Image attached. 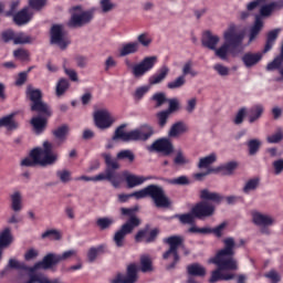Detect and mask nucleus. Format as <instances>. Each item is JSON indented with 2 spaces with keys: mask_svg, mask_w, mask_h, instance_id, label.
Returning <instances> with one entry per match:
<instances>
[{
  "mask_svg": "<svg viewBox=\"0 0 283 283\" xmlns=\"http://www.w3.org/2000/svg\"><path fill=\"white\" fill-rule=\"evenodd\" d=\"M224 248L217 252V255L208 260L209 264L218 266L217 270L211 271L209 283L229 282L234 279V274L229 271L238 270V261L235 255V241L233 238L223 240Z\"/></svg>",
  "mask_w": 283,
  "mask_h": 283,
  "instance_id": "obj_1",
  "label": "nucleus"
},
{
  "mask_svg": "<svg viewBox=\"0 0 283 283\" xmlns=\"http://www.w3.org/2000/svg\"><path fill=\"white\" fill-rule=\"evenodd\" d=\"M263 28V20L260 15L255 17L254 24L250 28L249 41L245 45H242L244 40V33L238 32V27L234 23H230L227 30L223 32L224 43L232 46V49L241 48L244 50L247 46L251 45L255 41L260 31Z\"/></svg>",
  "mask_w": 283,
  "mask_h": 283,
  "instance_id": "obj_2",
  "label": "nucleus"
},
{
  "mask_svg": "<svg viewBox=\"0 0 283 283\" xmlns=\"http://www.w3.org/2000/svg\"><path fill=\"white\" fill-rule=\"evenodd\" d=\"M77 255V250H67L62 254L49 253L44 256L41 262L35 263L32 268H29L23 262L15 259L9 260V265L15 269H22L30 272H35L38 270H50L53 265H56L61 261L72 259Z\"/></svg>",
  "mask_w": 283,
  "mask_h": 283,
  "instance_id": "obj_3",
  "label": "nucleus"
},
{
  "mask_svg": "<svg viewBox=\"0 0 283 283\" xmlns=\"http://www.w3.org/2000/svg\"><path fill=\"white\" fill-rule=\"evenodd\" d=\"M104 156V161L106 163V170L104 172H99L98 175L94 177H87V176H82L76 178V180H85V181H103V180H108L114 188H119L123 181L122 175L116 171L120 168V165L117 160L112 159V156L109 154H103Z\"/></svg>",
  "mask_w": 283,
  "mask_h": 283,
  "instance_id": "obj_4",
  "label": "nucleus"
},
{
  "mask_svg": "<svg viewBox=\"0 0 283 283\" xmlns=\"http://www.w3.org/2000/svg\"><path fill=\"white\" fill-rule=\"evenodd\" d=\"M59 159V155L53 153V144L45 142L43 148H34L30 156L21 161L22 167H34L36 165L48 166L54 165Z\"/></svg>",
  "mask_w": 283,
  "mask_h": 283,
  "instance_id": "obj_5",
  "label": "nucleus"
},
{
  "mask_svg": "<svg viewBox=\"0 0 283 283\" xmlns=\"http://www.w3.org/2000/svg\"><path fill=\"white\" fill-rule=\"evenodd\" d=\"M125 124H122L119 127H117L113 139H120L125 143L146 142L154 134L153 127L150 125H142L140 127L133 129L130 132H125Z\"/></svg>",
  "mask_w": 283,
  "mask_h": 283,
  "instance_id": "obj_6",
  "label": "nucleus"
},
{
  "mask_svg": "<svg viewBox=\"0 0 283 283\" xmlns=\"http://www.w3.org/2000/svg\"><path fill=\"white\" fill-rule=\"evenodd\" d=\"M132 197L136 199L150 198L157 208H168L170 206V201L166 196L164 188L160 186H146L145 188L133 192Z\"/></svg>",
  "mask_w": 283,
  "mask_h": 283,
  "instance_id": "obj_7",
  "label": "nucleus"
},
{
  "mask_svg": "<svg viewBox=\"0 0 283 283\" xmlns=\"http://www.w3.org/2000/svg\"><path fill=\"white\" fill-rule=\"evenodd\" d=\"M170 69L167 65H163L150 77H148V85H143L136 88L133 97L135 101H142L144 96L150 91L151 86L163 83L169 75Z\"/></svg>",
  "mask_w": 283,
  "mask_h": 283,
  "instance_id": "obj_8",
  "label": "nucleus"
},
{
  "mask_svg": "<svg viewBox=\"0 0 283 283\" xmlns=\"http://www.w3.org/2000/svg\"><path fill=\"white\" fill-rule=\"evenodd\" d=\"M27 97L31 101V111L43 114L48 117L52 116L50 106L42 102V92L40 88H34L33 85L29 84L27 87Z\"/></svg>",
  "mask_w": 283,
  "mask_h": 283,
  "instance_id": "obj_9",
  "label": "nucleus"
},
{
  "mask_svg": "<svg viewBox=\"0 0 283 283\" xmlns=\"http://www.w3.org/2000/svg\"><path fill=\"white\" fill-rule=\"evenodd\" d=\"M164 242L170 245V249L163 254V259L174 261L167 266V270H172L179 261L178 249L182 247L185 239L181 235H172L164 239Z\"/></svg>",
  "mask_w": 283,
  "mask_h": 283,
  "instance_id": "obj_10",
  "label": "nucleus"
},
{
  "mask_svg": "<svg viewBox=\"0 0 283 283\" xmlns=\"http://www.w3.org/2000/svg\"><path fill=\"white\" fill-rule=\"evenodd\" d=\"M94 19L90 11H83L82 7L76 6L71 9V18L67 22L69 28H83Z\"/></svg>",
  "mask_w": 283,
  "mask_h": 283,
  "instance_id": "obj_11",
  "label": "nucleus"
},
{
  "mask_svg": "<svg viewBox=\"0 0 283 283\" xmlns=\"http://www.w3.org/2000/svg\"><path fill=\"white\" fill-rule=\"evenodd\" d=\"M142 221L138 218H130L126 223H124L114 234V242L117 248H123L125 245V238L130 234L135 228L140 226Z\"/></svg>",
  "mask_w": 283,
  "mask_h": 283,
  "instance_id": "obj_12",
  "label": "nucleus"
},
{
  "mask_svg": "<svg viewBox=\"0 0 283 283\" xmlns=\"http://www.w3.org/2000/svg\"><path fill=\"white\" fill-rule=\"evenodd\" d=\"M51 43L55 44L60 50H65L70 44L67 32L64 30V25L54 24L51 28Z\"/></svg>",
  "mask_w": 283,
  "mask_h": 283,
  "instance_id": "obj_13",
  "label": "nucleus"
},
{
  "mask_svg": "<svg viewBox=\"0 0 283 283\" xmlns=\"http://www.w3.org/2000/svg\"><path fill=\"white\" fill-rule=\"evenodd\" d=\"M156 64H157L156 56L145 57L142 62H139L133 66V74L137 78L142 77L146 73L150 72V70H153Z\"/></svg>",
  "mask_w": 283,
  "mask_h": 283,
  "instance_id": "obj_14",
  "label": "nucleus"
},
{
  "mask_svg": "<svg viewBox=\"0 0 283 283\" xmlns=\"http://www.w3.org/2000/svg\"><path fill=\"white\" fill-rule=\"evenodd\" d=\"M138 282V265L130 264L126 269V274L118 273L111 283H135Z\"/></svg>",
  "mask_w": 283,
  "mask_h": 283,
  "instance_id": "obj_15",
  "label": "nucleus"
},
{
  "mask_svg": "<svg viewBox=\"0 0 283 283\" xmlns=\"http://www.w3.org/2000/svg\"><path fill=\"white\" fill-rule=\"evenodd\" d=\"M252 221L255 226L262 228L263 234H269L270 231L268 227H271L275 223V219L269 214L261 213L259 211L252 212Z\"/></svg>",
  "mask_w": 283,
  "mask_h": 283,
  "instance_id": "obj_16",
  "label": "nucleus"
},
{
  "mask_svg": "<svg viewBox=\"0 0 283 283\" xmlns=\"http://www.w3.org/2000/svg\"><path fill=\"white\" fill-rule=\"evenodd\" d=\"M114 118L107 109H99L94 113V122L97 128L107 129L114 123Z\"/></svg>",
  "mask_w": 283,
  "mask_h": 283,
  "instance_id": "obj_17",
  "label": "nucleus"
},
{
  "mask_svg": "<svg viewBox=\"0 0 283 283\" xmlns=\"http://www.w3.org/2000/svg\"><path fill=\"white\" fill-rule=\"evenodd\" d=\"M216 206L208 201H201L195 208H192V216L195 218H210L213 216Z\"/></svg>",
  "mask_w": 283,
  "mask_h": 283,
  "instance_id": "obj_18",
  "label": "nucleus"
},
{
  "mask_svg": "<svg viewBox=\"0 0 283 283\" xmlns=\"http://www.w3.org/2000/svg\"><path fill=\"white\" fill-rule=\"evenodd\" d=\"M148 150L163 154V156H171L174 154V145L169 139L161 138L151 144Z\"/></svg>",
  "mask_w": 283,
  "mask_h": 283,
  "instance_id": "obj_19",
  "label": "nucleus"
},
{
  "mask_svg": "<svg viewBox=\"0 0 283 283\" xmlns=\"http://www.w3.org/2000/svg\"><path fill=\"white\" fill-rule=\"evenodd\" d=\"M263 54H265V53L264 52H256V53L247 52L242 56V62L247 69H252L259 64V62L263 57Z\"/></svg>",
  "mask_w": 283,
  "mask_h": 283,
  "instance_id": "obj_20",
  "label": "nucleus"
},
{
  "mask_svg": "<svg viewBox=\"0 0 283 283\" xmlns=\"http://www.w3.org/2000/svg\"><path fill=\"white\" fill-rule=\"evenodd\" d=\"M123 176L124 178H126V186H128V188L130 189L142 186L145 181L151 179V177H144L138 175H133L129 172H124Z\"/></svg>",
  "mask_w": 283,
  "mask_h": 283,
  "instance_id": "obj_21",
  "label": "nucleus"
},
{
  "mask_svg": "<svg viewBox=\"0 0 283 283\" xmlns=\"http://www.w3.org/2000/svg\"><path fill=\"white\" fill-rule=\"evenodd\" d=\"M32 18L33 13L31 12L30 8H23L20 12L13 15V22H15V24L19 27H22L30 23Z\"/></svg>",
  "mask_w": 283,
  "mask_h": 283,
  "instance_id": "obj_22",
  "label": "nucleus"
},
{
  "mask_svg": "<svg viewBox=\"0 0 283 283\" xmlns=\"http://www.w3.org/2000/svg\"><path fill=\"white\" fill-rule=\"evenodd\" d=\"M138 50H140V44L138 41H130L123 43L118 50V53L120 57H125L127 55L138 53Z\"/></svg>",
  "mask_w": 283,
  "mask_h": 283,
  "instance_id": "obj_23",
  "label": "nucleus"
},
{
  "mask_svg": "<svg viewBox=\"0 0 283 283\" xmlns=\"http://www.w3.org/2000/svg\"><path fill=\"white\" fill-rule=\"evenodd\" d=\"M158 234L157 229H153L150 232H148L147 229L139 230L135 237L136 242H145V243H151L156 240Z\"/></svg>",
  "mask_w": 283,
  "mask_h": 283,
  "instance_id": "obj_24",
  "label": "nucleus"
},
{
  "mask_svg": "<svg viewBox=\"0 0 283 283\" xmlns=\"http://www.w3.org/2000/svg\"><path fill=\"white\" fill-rule=\"evenodd\" d=\"M220 43V38L212 32L207 31L202 36V45L208 49L214 51L217 45Z\"/></svg>",
  "mask_w": 283,
  "mask_h": 283,
  "instance_id": "obj_25",
  "label": "nucleus"
},
{
  "mask_svg": "<svg viewBox=\"0 0 283 283\" xmlns=\"http://www.w3.org/2000/svg\"><path fill=\"white\" fill-rule=\"evenodd\" d=\"M12 242L13 235L11 228H4L2 231H0V255H2L3 250L10 247Z\"/></svg>",
  "mask_w": 283,
  "mask_h": 283,
  "instance_id": "obj_26",
  "label": "nucleus"
},
{
  "mask_svg": "<svg viewBox=\"0 0 283 283\" xmlns=\"http://www.w3.org/2000/svg\"><path fill=\"white\" fill-rule=\"evenodd\" d=\"M200 198L206 202L211 201L217 205H219L223 199V197L220 193L210 191L209 189L201 190Z\"/></svg>",
  "mask_w": 283,
  "mask_h": 283,
  "instance_id": "obj_27",
  "label": "nucleus"
},
{
  "mask_svg": "<svg viewBox=\"0 0 283 283\" xmlns=\"http://www.w3.org/2000/svg\"><path fill=\"white\" fill-rule=\"evenodd\" d=\"M15 113H11L10 115L0 118V128L4 127L9 132L15 130L19 125L13 119Z\"/></svg>",
  "mask_w": 283,
  "mask_h": 283,
  "instance_id": "obj_28",
  "label": "nucleus"
},
{
  "mask_svg": "<svg viewBox=\"0 0 283 283\" xmlns=\"http://www.w3.org/2000/svg\"><path fill=\"white\" fill-rule=\"evenodd\" d=\"M187 273L189 276L205 277L207 275V269L199 263H192L187 266Z\"/></svg>",
  "mask_w": 283,
  "mask_h": 283,
  "instance_id": "obj_29",
  "label": "nucleus"
},
{
  "mask_svg": "<svg viewBox=\"0 0 283 283\" xmlns=\"http://www.w3.org/2000/svg\"><path fill=\"white\" fill-rule=\"evenodd\" d=\"M11 210L13 212H20L23 209L22 195L20 191H14L10 195Z\"/></svg>",
  "mask_w": 283,
  "mask_h": 283,
  "instance_id": "obj_30",
  "label": "nucleus"
},
{
  "mask_svg": "<svg viewBox=\"0 0 283 283\" xmlns=\"http://www.w3.org/2000/svg\"><path fill=\"white\" fill-rule=\"evenodd\" d=\"M283 6V1H273L269 4H264L262 6L261 10H260V13L262 17H269L273 13V11H275L276 9H280L282 8Z\"/></svg>",
  "mask_w": 283,
  "mask_h": 283,
  "instance_id": "obj_31",
  "label": "nucleus"
},
{
  "mask_svg": "<svg viewBox=\"0 0 283 283\" xmlns=\"http://www.w3.org/2000/svg\"><path fill=\"white\" fill-rule=\"evenodd\" d=\"M264 108L262 105H254L248 111V120L250 124L255 123L263 114Z\"/></svg>",
  "mask_w": 283,
  "mask_h": 283,
  "instance_id": "obj_32",
  "label": "nucleus"
},
{
  "mask_svg": "<svg viewBox=\"0 0 283 283\" xmlns=\"http://www.w3.org/2000/svg\"><path fill=\"white\" fill-rule=\"evenodd\" d=\"M188 132V126L185 124V122H177L176 124L170 127V132H168V135L170 137H177L179 135L186 134Z\"/></svg>",
  "mask_w": 283,
  "mask_h": 283,
  "instance_id": "obj_33",
  "label": "nucleus"
},
{
  "mask_svg": "<svg viewBox=\"0 0 283 283\" xmlns=\"http://www.w3.org/2000/svg\"><path fill=\"white\" fill-rule=\"evenodd\" d=\"M231 48H233L231 44L224 42L220 48H216L213 50L214 55H217L222 61H227L229 59Z\"/></svg>",
  "mask_w": 283,
  "mask_h": 283,
  "instance_id": "obj_34",
  "label": "nucleus"
},
{
  "mask_svg": "<svg viewBox=\"0 0 283 283\" xmlns=\"http://www.w3.org/2000/svg\"><path fill=\"white\" fill-rule=\"evenodd\" d=\"M107 247L105 244H101L97 248H90L87 252V258L90 262H94L97 260L98 255L106 253Z\"/></svg>",
  "mask_w": 283,
  "mask_h": 283,
  "instance_id": "obj_35",
  "label": "nucleus"
},
{
  "mask_svg": "<svg viewBox=\"0 0 283 283\" xmlns=\"http://www.w3.org/2000/svg\"><path fill=\"white\" fill-rule=\"evenodd\" d=\"M31 125L35 134H42L46 126V119L44 117L38 116L31 119Z\"/></svg>",
  "mask_w": 283,
  "mask_h": 283,
  "instance_id": "obj_36",
  "label": "nucleus"
},
{
  "mask_svg": "<svg viewBox=\"0 0 283 283\" xmlns=\"http://www.w3.org/2000/svg\"><path fill=\"white\" fill-rule=\"evenodd\" d=\"M217 154L216 153H211L210 155L200 158L198 167L199 169H206L209 168L212 164H214L217 161Z\"/></svg>",
  "mask_w": 283,
  "mask_h": 283,
  "instance_id": "obj_37",
  "label": "nucleus"
},
{
  "mask_svg": "<svg viewBox=\"0 0 283 283\" xmlns=\"http://www.w3.org/2000/svg\"><path fill=\"white\" fill-rule=\"evenodd\" d=\"M181 73V76L184 77L188 75H190L191 77H196L198 75V72L193 69V62L191 60H188L184 63Z\"/></svg>",
  "mask_w": 283,
  "mask_h": 283,
  "instance_id": "obj_38",
  "label": "nucleus"
},
{
  "mask_svg": "<svg viewBox=\"0 0 283 283\" xmlns=\"http://www.w3.org/2000/svg\"><path fill=\"white\" fill-rule=\"evenodd\" d=\"M279 33H280L279 29H275V30H272L271 32H269L266 44H265L263 53H266L268 51L273 49V46L275 44V41H276V39L279 36Z\"/></svg>",
  "mask_w": 283,
  "mask_h": 283,
  "instance_id": "obj_39",
  "label": "nucleus"
},
{
  "mask_svg": "<svg viewBox=\"0 0 283 283\" xmlns=\"http://www.w3.org/2000/svg\"><path fill=\"white\" fill-rule=\"evenodd\" d=\"M259 186H260V179L252 178L245 182V186L243 187V193L251 195L252 192L256 191Z\"/></svg>",
  "mask_w": 283,
  "mask_h": 283,
  "instance_id": "obj_40",
  "label": "nucleus"
},
{
  "mask_svg": "<svg viewBox=\"0 0 283 283\" xmlns=\"http://www.w3.org/2000/svg\"><path fill=\"white\" fill-rule=\"evenodd\" d=\"M32 42H33V38H31L30 35L23 32H19V33H15L13 44L23 45V44H31Z\"/></svg>",
  "mask_w": 283,
  "mask_h": 283,
  "instance_id": "obj_41",
  "label": "nucleus"
},
{
  "mask_svg": "<svg viewBox=\"0 0 283 283\" xmlns=\"http://www.w3.org/2000/svg\"><path fill=\"white\" fill-rule=\"evenodd\" d=\"M55 176L57 179H60V182L62 184H67L72 181V171L67 169L56 170Z\"/></svg>",
  "mask_w": 283,
  "mask_h": 283,
  "instance_id": "obj_42",
  "label": "nucleus"
},
{
  "mask_svg": "<svg viewBox=\"0 0 283 283\" xmlns=\"http://www.w3.org/2000/svg\"><path fill=\"white\" fill-rule=\"evenodd\" d=\"M140 271L143 273H148L153 271V262L149 255H142L140 258Z\"/></svg>",
  "mask_w": 283,
  "mask_h": 283,
  "instance_id": "obj_43",
  "label": "nucleus"
},
{
  "mask_svg": "<svg viewBox=\"0 0 283 283\" xmlns=\"http://www.w3.org/2000/svg\"><path fill=\"white\" fill-rule=\"evenodd\" d=\"M186 83H187V80H186L185 75H180L172 82H168L167 88L168 90H178V88H181L182 86H185Z\"/></svg>",
  "mask_w": 283,
  "mask_h": 283,
  "instance_id": "obj_44",
  "label": "nucleus"
},
{
  "mask_svg": "<svg viewBox=\"0 0 283 283\" xmlns=\"http://www.w3.org/2000/svg\"><path fill=\"white\" fill-rule=\"evenodd\" d=\"M117 159L124 160L127 159L129 163H133L135 160V155L130 149H123L119 153H117Z\"/></svg>",
  "mask_w": 283,
  "mask_h": 283,
  "instance_id": "obj_45",
  "label": "nucleus"
},
{
  "mask_svg": "<svg viewBox=\"0 0 283 283\" xmlns=\"http://www.w3.org/2000/svg\"><path fill=\"white\" fill-rule=\"evenodd\" d=\"M43 240L49 238L50 240H61V232L57 229H48L42 233Z\"/></svg>",
  "mask_w": 283,
  "mask_h": 283,
  "instance_id": "obj_46",
  "label": "nucleus"
},
{
  "mask_svg": "<svg viewBox=\"0 0 283 283\" xmlns=\"http://www.w3.org/2000/svg\"><path fill=\"white\" fill-rule=\"evenodd\" d=\"M212 70H214V72H217L222 77L229 76L231 72L230 67L221 63L214 64V66H212Z\"/></svg>",
  "mask_w": 283,
  "mask_h": 283,
  "instance_id": "obj_47",
  "label": "nucleus"
},
{
  "mask_svg": "<svg viewBox=\"0 0 283 283\" xmlns=\"http://www.w3.org/2000/svg\"><path fill=\"white\" fill-rule=\"evenodd\" d=\"M99 8L102 13H108L116 8V4L112 0H99Z\"/></svg>",
  "mask_w": 283,
  "mask_h": 283,
  "instance_id": "obj_48",
  "label": "nucleus"
},
{
  "mask_svg": "<svg viewBox=\"0 0 283 283\" xmlns=\"http://www.w3.org/2000/svg\"><path fill=\"white\" fill-rule=\"evenodd\" d=\"M69 90V82L67 80H60V82L56 83V96H62L66 91Z\"/></svg>",
  "mask_w": 283,
  "mask_h": 283,
  "instance_id": "obj_49",
  "label": "nucleus"
},
{
  "mask_svg": "<svg viewBox=\"0 0 283 283\" xmlns=\"http://www.w3.org/2000/svg\"><path fill=\"white\" fill-rule=\"evenodd\" d=\"M261 146V142L259 139H252L248 142V148L250 156H255L258 154Z\"/></svg>",
  "mask_w": 283,
  "mask_h": 283,
  "instance_id": "obj_50",
  "label": "nucleus"
},
{
  "mask_svg": "<svg viewBox=\"0 0 283 283\" xmlns=\"http://www.w3.org/2000/svg\"><path fill=\"white\" fill-rule=\"evenodd\" d=\"M175 165L177 166H184V165H189L190 160L185 156L182 150H178L177 155L174 159Z\"/></svg>",
  "mask_w": 283,
  "mask_h": 283,
  "instance_id": "obj_51",
  "label": "nucleus"
},
{
  "mask_svg": "<svg viewBox=\"0 0 283 283\" xmlns=\"http://www.w3.org/2000/svg\"><path fill=\"white\" fill-rule=\"evenodd\" d=\"M66 134H69V126L67 125H63L57 127L54 132L53 135L55 136V138L57 139H64Z\"/></svg>",
  "mask_w": 283,
  "mask_h": 283,
  "instance_id": "obj_52",
  "label": "nucleus"
},
{
  "mask_svg": "<svg viewBox=\"0 0 283 283\" xmlns=\"http://www.w3.org/2000/svg\"><path fill=\"white\" fill-rule=\"evenodd\" d=\"M283 64V60L281 57H275L272 62L266 65L268 72H273L274 70H280Z\"/></svg>",
  "mask_w": 283,
  "mask_h": 283,
  "instance_id": "obj_53",
  "label": "nucleus"
},
{
  "mask_svg": "<svg viewBox=\"0 0 283 283\" xmlns=\"http://www.w3.org/2000/svg\"><path fill=\"white\" fill-rule=\"evenodd\" d=\"M113 222L114 221L111 218H99L97 219L96 224L101 230H106L113 224Z\"/></svg>",
  "mask_w": 283,
  "mask_h": 283,
  "instance_id": "obj_54",
  "label": "nucleus"
},
{
  "mask_svg": "<svg viewBox=\"0 0 283 283\" xmlns=\"http://www.w3.org/2000/svg\"><path fill=\"white\" fill-rule=\"evenodd\" d=\"M195 214L193 213H185V214H178L177 218L180 220L184 224H193L195 222Z\"/></svg>",
  "mask_w": 283,
  "mask_h": 283,
  "instance_id": "obj_55",
  "label": "nucleus"
},
{
  "mask_svg": "<svg viewBox=\"0 0 283 283\" xmlns=\"http://www.w3.org/2000/svg\"><path fill=\"white\" fill-rule=\"evenodd\" d=\"M137 43L144 48H148L151 44V38H149L148 33H142L137 38Z\"/></svg>",
  "mask_w": 283,
  "mask_h": 283,
  "instance_id": "obj_56",
  "label": "nucleus"
},
{
  "mask_svg": "<svg viewBox=\"0 0 283 283\" xmlns=\"http://www.w3.org/2000/svg\"><path fill=\"white\" fill-rule=\"evenodd\" d=\"M237 167H238V164L234 161H231V163L222 166L221 170L224 176H231L233 174V171L237 169Z\"/></svg>",
  "mask_w": 283,
  "mask_h": 283,
  "instance_id": "obj_57",
  "label": "nucleus"
},
{
  "mask_svg": "<svg viewBox=\"0 0 283 283\" xmlns=\"http://www.w3.org/2000/svg\"><path fill=\"white\" fill-rule=\"evenodd\" d=\"M35 282H38V283H50V279H48L43 274L30 275V280L28 281V283H35Z\"/></svg>",
  "mask_w": 283,
  "mask_h": 283,
  "instance_id": "obj_58",
  "label": "nucleus"
},
{
  "mask_svg": "<svg viewBox=\"0 0 283 283\" xmlns=\"http://www.w3.org/2000/svg\"><path fill=\"white\" fill-rule=\"evenodd\" d=\"M151 99L156 102V107L163 106L168 101L165 93H156Z\"/></svg>",
  "mask_w": 283,
  "mask_h": 283,
  "instance_id": "obj_59",
  "label": "nucleus"
},
{
  "mask_svg": "<svg viewBox=\"0 0 283 283\" xmlns=\"http://www.w3.org/2000/svg\"><path fill=\"white\" fill-rule=\"evenodd\" d=\"M283 139V132L282 129H277V132L266 138L268 143L270 144H277Z\"/></svg>",
  "mask_w": 283,
  "mask_h": 283,
  "instance_id": "obj_60",
  "label": "nucleus"
},
{
  "mask_svg": "<svg viewBox=\"0 0 283 283\" xmlns=\"http://www.w3.org/2000/svg\"><path fill=\"white\" fill-rule=\"evenodd\" d=\"M170 184L177 186H188L191 184V181L187 176H180L178 178L170 180Z\"/></svg>",
  "mask_w": 283,
  "mask_h": 283,
  "instance_id": "obj_61",
  "label": "nucleus"
},
{
  "mask_svg": "<svg viewBox=\"0 0 283 283\" xmlns=\"http://www.w3.org/2000/svg\"><path fill=\"white\" fill-rule=\"evenodd\" d=\"M13 56H15V59L23 61V62L28 61L30 59V54L28 53V51H25L23 49L13 51Z\"/></svg>",
  "mask_w": 283,
  "mask_h": 283,
  "instance_id": "obj_62",
  "label": "nucleus"
},
{
  "mask_svg": "<svg viewBox=\"0 0 283 283\" xmlns=\"http://www.w3.org/2000/svg\"><path fill=\"white\" fill-rule=\"evenodd\" d=\"M1 36L4 43L14 42L17 33L13 30H7L2 32Z\"/></svg>",
  "mask_w": 283,
  "mask_h": 283,
  "instance_id": "obj_63",
  "label": "nucleus"
},
{
  "mask_svg": "<svg viewBox=\"0 0 283 283\" xmlns=\"http://www.w3.org/2000/svg\"><path fill=\"white\" fill-rule=\"evenodd\" d=\"M171 113L167 112V111H161L160 113H158L157 117H158V124L160 127H165L167 124V120L169 118Z\"/></svg>",
  "mask_w": 283,
  "mask_h": 283,
  "instance_id": "obj_64",
  "label": "nucleus"
}]
</instances>
